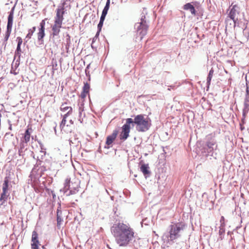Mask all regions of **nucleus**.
<instances>
[{"instance_id":"f257e3e1","label":"nucleus","mask_w":249,"mask_h":249,"mask_svg":"<svg viewBox=\"0 0 249 249\" xmlns=\"http://www.w3.org/2000/svg\"><path fill=\"white\" fill-rule=\"evenodd\" d=\"M111 232L120 247L127 246L134 238V231L129 224L115 223L111 227Z\"/></svg>"},{"instance_id":"f03ea898","label":"nucleus","mask_w":249,"mask_h":249,"mask_svg":"<svg viewBox=\"0 0 249 249\" xmlns=\"http://www.w3.org/2000/svg\"><path fill=\"white\" fill-rule=\"evenodd\" d=\"M185 226V224L182 222L171 224L168 228V231L163 234L162 240L164 242L172 245L180 237V232L184 230Z\"/></svg>"},{"instance_id":"7ed1b4c3","label":"nucleus","mask_w":249,"mask_h":249,"mask_svg":"<svg viewBox=\"0 0 249 249\" xmlns=\"http://www.w3.org/2000/svg\"><path fill=\"white\" fill-rule=\"evenodd\" d=\"M151 120L147 116L143 114H139L136 116L134 119H132L131 124L132 127L136 125V129L139 132H145L148 130L151 125Z\"/></svg>"},{"instance_id":"20e7f679","label":"nucleus","mask_w":249,"mask_h":249,"mask_svg":"<svg viewBox=\"0 0 249 249\" xmlns=\"http://www.w3.org/2000/svg\"><path fill=\"white\" fill-rule=\"evenodd\" d=\"M79 182L78 181H72L70 178H67L64 183V187L60 190L67 196L76 194L79 191Z\"/></svg>"},{"instance_id":"39448f33","label":"nucleus","mask_w":249,"mask_h":249,"mask_svg":"<svg viewBox=\"0 0 249 249\" xmlns=\"http://www.w3.org/2000/svg\"><path fill=\"white\" fill-rule=\"evenodd\" d=\"M147 14L146 10L143 8L142 13L140 21L135 24V28L138 34L141 36V39L147 34L148 26L145 19V15Z\"/></svg>"},{"instance_id":"423d86ee","label":"nucleus","mask_w":249,"mask_h":249,"mask_svg":"<svg viewBox=\"0 0 249 249\" xmlns=\"http://www.w3.org/2000/svg\"><path fill=\"white\" fill-rule=\"evenodd\" d=\"M217 145L216 142L214 139H211L207 142L205 146L204 147L202 152L205 153L206 156H212L215 157V151L217 150Z\"/></svg>"},{"instance_id":"0eeeda50","label":"nucleus","mask_w":249,"mask_h":249,"mask_svg":"<svg viewBox=\"0 0 249 249\" xmlns=\"http://www.w3.org/2000/svg\"><path fill=\"white\" fill-rule=\"evenodd\" d=\"M228 11V17L233 20L235 26L240 14V7L236 4L231 5Z\"/></svg>"},{"instance_id":"6e6552de","label":"nucleus","mask_w":249,"mask_h":249,"mask_svg":"<svg viewBox=\"0 0 249 249\" xmlns=\"http://www.w3.org/2000/svg\"><path fill=\"white\" fill-rule=\"evenodd\" d=\"M132 122V118H127L126 120V123L122 126V131L120 135L121 140L124 141L128 137Z\"/></svg>"},{"instance_id":"1a4fd4ad","label":"nucleus","mask_w":249,"mask_h":249,"mask_svg":"<svg viewBox=\"0 0 249 249\" xmlns=\"http://www.w3.org/2000/svg\"><path fill=\"white\" fill-rule=\"evenodd\" d=\"M14 7L12 8L11 11H10L9 15L8 17V22H7V29L6 32L5 33V36H4V40L5 41H7L11 34V31H12V28L13 25V17H14Z\"/></svg>"},{"instance_id":"9d476101","label":"nucleus","mask_w":249,"mask_h":249,"mask_svg":"<svg viewBox=\"0 0 249 249\" xmlns=\"http://www.w3.org/2000/svg\"><path fill=\"white\" fill-rule=\"evenodd\" d=\"M45 20H42L40 23V28L37 33V42L39 47H41L44 44L43 38L45 36Z\"/></svg>"},{"instance_id":"9b49d317","label":"nucleus","mask_w":249,"mask_h":249,"mask_svg":"<svg viewBox=\"0 0 249 249\" xmlns=\"http://www.w3.org/2000/svg\"><path fill=\"white\" fill-rule=\"evenodd\" d=\"M65 5V2H63L62 5L59 6L56 9V16L54 17V22H56L58 24H62L64 20L63 15L64 14V6Z\"/></svg>"},{"instance_id":"f8f14e48","label":"nucleus","mask_w":249,"mask_h":249,"mask_svg":"<svg viewBox=\"0 0 249 249\" xmlns=\"http://www.w3.org/2000/svg\"><path fill=\"white\" fill-rule=\"evenodd\" d=\"M8 179L7 178H5L2 185V193H1L0 197V202H1V204H3L5 201H6L9 196V194L8 192Z\"/></svg>"},{"instance_id":"ddd939ff","label":"nucleus","mask_w":249,"mask_h":249,"mask_svg":"<svg viewBox=\"0 0 249 249\" xmlns=\"http://www.w3.org/2000/svg\"><path fill=\"white\" fill-rule=\"evenodd\" d=\"M32 242L31 244L32 249H39L38 245L39 244L38 240V235L36 231H34L32 233Z\"/></svg>"},{"instance_id":"4468645a","label":"nucleus","mask_w":249,"mask_h":249,"mask_svg":"<svg viewBox=\"0 0 249 249\" xmlns=\"http://www.w3.org/2000/svg\"><path fill=\"white\" fill-rule=\"evenodd\" d=\"M118 131L117 130H113L112 133L108 136L107 138L106 144L108 146V148L109 147V146L116 139Z\"/></svg>"},{"instance_id":"2eb2a0df","label":"nucleus","mask_w":249,"mask_h":249,"mask_svg":"<svg viewBox=\"0 0 249 249\" xmlns=\"http://www.w3.org/2000/svg\"><path fill=\"white\" fill-rule=\"evenodd\" d=\"M140 171L143 173L145 178L149 177L150 175L149 167L147 164H143L140 167Z\"/></svg>"},{"instance_id":"dca6fc26","label":"nucleus","mask_w":249,"mask_h":249,"mask_svg":"<svg viewBox=\"0 0 249 249\" xmlns=\"http://www.w3.org/2000/svg\"><path fill=\"white\" fill-rule=\"evenodd\" d=\"M62 24H58L54 22V24L52 26V35L53 36H58L60 32V28L62 27Z\"/></svg>"},{"instance_id":"f3484780","label":"nucleus","mask_w":249,"mask_h":249,"mask_svg":"<svg viewBox=\"0 0 249 249\" xmlns=\"http://www.w3.org/2000/svg\"><path fill=\"white\" fill-rule=\"evenodd\" d=\"M185 10H189L193 15H196V10L194 6L191 3H187L183 6Z\"/></svg>"},{"instance_id":"a211bd4d","label":"nucleus","mask_w":249,"mask_h":249,"mask_svg":"<svg viewBox=\"0 0 249 249\" xmlns=\"http://www.w3.org/2000/svg\"><path fill=\"white\" fill-rule=\"evenodd\" d=\"M249 111V100L245 99L244 108L243 109V116L245 117L246 114Z\"/></svg>"},{"instance_id":"6ab92c4d","label":"nucleus","mask_w":249,"mask_h":249,"mask_svg":"<svg viewBox=\"0 0 249 249\" xmlns=\"http://www.w3.org/2000/svg\"><path fill=\"white\" fill-rule=\"evenodd\" d=\"M72 110V108H71L70 110H68V112L64 115L63 118V119L61 121V123L60 124V127L61 129V130H62L63 129L64 127L65 126L66 122V118H67L68 115H69L70 114H71V113Z\"/></svg>"},{"instance_id":"aec40b11","label":"nucleus","mask_w":249,"mask_h":249,"mask_svg":"<svg viewBox=\"0 0 249 249\" xmlns=\"http://www.w3.org/2000/svg\"><path fill=\"white\" fill-rule=\"evenodd\" d=\"M27 142L21 141L19 144V149L18 150V154L19 156L23 155L24 148L27 146Z\"/></svg>"},{"instance_id":"412c9836","label":"nucleus","mask_w":249,"mask_h":249,"mask_svg":"<svg viewBox=\"0 0 249 249\" xmlns=\"http://www.w3.org/2000/svg\"><path fill=\"white\" fill-rule=\"evenodd\" d=\"M19 65V62L17 61L15 63H13L12 64V68L11 70V72L13 73L14 75H16L18 74V71H17V69Z\"/></svg>"},{"instance_id":"4be33fe9","label":"nucleus","mask_w":249,"mask_h":249,"mask_svg":"<svg viewBox=\"0 0 249 249\" xmlns=\"http://www.w3.org/2000/svg\"><path fill=\"white\" fill-rule=\"evenodd\" d=\"M30 140V132H29V129H27L24 133V137L21 139V141L27 142H29Z\"/></svg>"},{"instance_id":"5701e85b","label":"nucleus","mask_w":249,"mask_h":249,"mask_svg":"<svg viewBox=\"0 0 249 249\" xmlns=\"http://www.w3.org/2000/svg\"><path fill=\"white\" fill-rule=\"evenodd\" d=\"M213 73H214V71H213V69L212 68L209 71V74H208L207 78V85L208 86V88L209 87V86L211 84V81L212 78L213 76Z\"/></svg>"},{"instance_id":"b1692460","label":"nucleus","mask_w":249,"mask_h":249,"mask_svg":"<svg viewBox=\"0 0 249 249\" xmlns=\"http://www.w3.org/2000/svg\"><path fill=\"white\" fill-rule=\"evenodd\" d=\"M225 228L222 227H219V237L218 238V240H222L224 238V235H225Z\"/></svg>"},{"instance_id":"393cba45","label":"nucleus","mask_w":249,"mask_h":249,"mask_svg":"<svg viewBox=\"0 0 249 249\" xmlns=\"http://www.w3.org/2000/svg\"><path fill=\"white\" fill-rule=\"evenodd\" d=\"M36 30V27H33L32 28L28 30V33L26 36V38L30 39L33 36V34Z\"/></svg>"},{"instance_id":"a878e982","label":"nucleus","mask_w":249,"mask_h":249,"mask_svg":"<svg viewBox=\"0 0 249 249\" xmlns=\"http://www.w3.org/2000/svg\"><path fill=\"white\" fill-rule=\"evenodd\" d=\"M71 108V107L67 106V103H65L62 104V105L61 106L60 109L61 111H66L68 109L70 110Z\"/></svg>"},{"instance_id":"bb28decb","label":"nucleus","mask_w":249,"mask_h":249,"mask_svg":"<svg viewBox=\"0 0 249 249\" xmlns=\"http://www.w3.org/2000/svg\"><path fill=\"white\" fill-rule=\"evenodd\" d=\"M90 89L89 85L86 83L84 84V86L83 88V91L86 93H89Z\"/></svg>"},{"instance_id":"cd10ccee","label":"nucleus","mask_w":249,"mask_h":249,"mask_svg":"<svg viewBox=\"0 0 249 249\" xmlns=\"http://www.w3.org/2000/svg\"><path fill=\"white\" fill-rule=\"evenodd\" d=\"M220 226L219 227L225 228V218H224V216H222L221 217V218L220 220Z\"/></svg>"},{"instance_id":"c85d7f7f","label":"nucleus","mask_w":249,"mask_h":249,"mask_svg":"<svg viewBox=\"0 0 249 249\" xmlns=\"http://www.w3.org/2000/svg\"><path fill=\"white\" fill-rule=\"evenodd\" d=\"M104 22L99 21V23L98 24L97 27H98V32L97 33L96 35L99 34V32L101 31L102 27L103 26Z\"/></svg>"},{"instance_id":"c756f323","label":"nucleus","mask_w":249,"mask_h":249,"mask_svg":"<svg viewBox=\"0 0 249 249\" xmlns=\"http://www.w3.org/2000/svg\"><path fill=\"white\" fill-rule=\"evenodd\" d=\"M21 52V50L20 46H17V49L16 51V54L20 56Z\"/></svg>"},{"instance_id":"7c9ffc66","label":"nucleus","mask_w":249,"mask_h":249,"mask_svg":"<svg viewBox=\"0 0 249 249\" xmlns=\"http://www.w3.org/2000/svg\"><path fill=\"white\" fill-rule=\"evenodd\" d=\"M17 40L18 41V45L17 46H21V45L22 43V38L18 36L17 38Z\"/></svg>"},{"instance_id":"2f4dec72","label":"nucleus","mask_w":249,"mask_h":249,"mask_svg":"<svg viewBox=\"0 0 249 249\" xmlns=\"http://www.w3.org/2000/svg\"><path fill=\"white\" fill-rule=\"evenodd\" d=\"M245 99L249 100V88L247 87L246 90V97Z\"/></svg>"},{"instance_id":"473e14b6","label":"nucleus","mask_w":249,"mask_h":249,"mask_svg":"<svg viewBox=\"0 0 249 249\" xmlns=\"http://www.w3.org/2000/svg\"><path fill=\"white\" fill-rule=\"evenodd\" d=\"M84 111V107L83 104H81L79 105V112H83Z\"/></svg>"},{"instance_id":"72a5a7b5","label":"nucleus","mask_w":249,"mask_h":249,"mask_svg":"<svg viewBox=\"0 0 249 249\" xmlns=\"http://www.w3.org/2000/svg\"><path fill=\"white\" fill-rule=\"evenodd\" d=\"M82 112H79V120L80 122V123H82V122H83V119L82 118Z\"/></svg>"},{"instance_id":"f704fd0d","label":"nucleus","mask_w":249,"mask_h":249,"mask_svg":"<svg viewBox=\"0 0 249 249\" xmlns=\"http://www.w3.org/2000/svg\"><path fill=\"white\" fill-rule=\"evenodd\" d=\"M7 122H8V124L9 125V129L10 130H12V126L11 122L9 120H8Z\"/></svg>"},{"instance_id":"c9c22d12","label":"nucleus","mask_w":249,"mask_h":249,"mask_svg":"<svg viewBox=\"0 0 249 249\" xmlns=\"http://www.w3.org/2000/svg\"><path fill=\"white\" fill-rule=\"evenodd\" d=\"M88 93H86L85 92H84L83 91V92L81 93V97L82 98H84L86 96V95L87 94H88Z\"/></svg>"},{"instance_id":"e433bc0d","label":"nucleus","mask_w":249,"mask_h":249,"mask_svg":"<svg viewBox=\"0 0 249 249\" xmlns=\"http://www.w3.org/2000/svg\"><path fill=\"white\" fill-rule=\"evenodd\" d=\"M106 16L101 15L100 19V21L101 22H104Z\"/></svg>"},{"instance_id":"4c0bfd02","label":"nucleus","mask_w":249,"mask_h":249,"mask_svg":"<svg viewBox=\"0 0 249 249\" xmlns=\"http://www.w3.org/2000/svg\"><path fill=\"white\" fill-rule=\"evenodd\" d=\"M107 13V11L103 9L101 15L106 16Z\"/></svg>"},{"instance_id":"58836bf2","label":"nucleus","mask_w":249,"mask_h":249,"mask_svg":"<svg viewBox=\"0 0 249 249\" xmlns=\"http://www.w3.org/2000/svg\"><path fill=\"white\" fill-rule=\"evenodd\" d=\"M74 141V142H73L71 138L70 139V143H73V144H76L77 140L75 139Z\"/></svg>"},{"instance_id":"ea45409f","label":"nucleus","mask_w":249,"mask_h":249,"mask_svg":"<svg viewBox=\"0 0 249 249\" xmlns=\"http://www.w3.org/2000/svg\"><path fill=\"white\" fill-rule=\"evenodd\" d=\"M109 6H107V5H105L104 8V10H107L108 11V9H109Z\"/></svg>"},{"instance_id":"a19ab883","label":"nucleus","mask_w":249,"mask_h":249,"mask_svg":"<svg viewBox=\"0 0 249 249\" xmlns=\"http://www.w3.org/2000/svg\"><path fill=\"white\" fill-rule=\"evenodd\" d=\"M110 5V0H107L106 5L109 6Z\"/></svg>"},{"instance_id":"79ce46f5","label":"nucleus","mask_w":249,"mask_h":249,"mask_svg":"<svg viewBox=\"0 0 249 249\" xmlns=\"http://www.w3.org/2000/svg\"><path fill=\"white\" fill-rule=\"evenodd\" d=\"M68 36H69V38H67V40H66V41H67V44H68V43H69V42L70 41V36H69V35H68Z\"/></svg>"},{"instance_id":"37998d69","label":"nucleus","mask_w":249,"mask_h":249,"mask_svg":"<svg viewBox=\"0 0 249 249\" xmlns=\"http://www.w3.org/2000/svg\"><path fill=\"white\" fill-rule=\"evenodd\" d=\"M70 123L71 124H73V122L72 121V120H70Z\"/></svg>"},{"instance_id":"c03bdc74","label":"nucleus","mask_w":249,"mask_h":249,"mask_svg":"<svg viewBox=\"0 0 249 249\" xmlns=\"http://www.w3.org/2000/svg\"><path fill=\"white\" fill-rule=\"evenodd\" d=\"M70 1V0H64L63 2H65V5L66 4V2L67 1Z\"/></svg>"},{"instance_id":"a18cd8bd","label":"nucleus","mask_w":249,"mask_h":249,"mask_svg":"<svg viewBox=\"0 0 249 249\" xmlns=\"http://www.w3.org/2000/svg\"><path fill=\"white\" fill-rule=\"evenodd\" d=\"M42 248L43 249H46L45 248V246H42Z\"/></svg>"},{"instance_id":"49530a36","label":"nucleus","mask_w":249,"mask_h":249,"mask_svg":"<svg viewBox=\"0 0 249 249\" xmlns=\"http://www.w3.org/2000/svg\"><path fill=\"white\" fill-rule=\"evenodd\" d=\"M59 218L57 216V223H59Z\"/></svg>"}]
</instances>
